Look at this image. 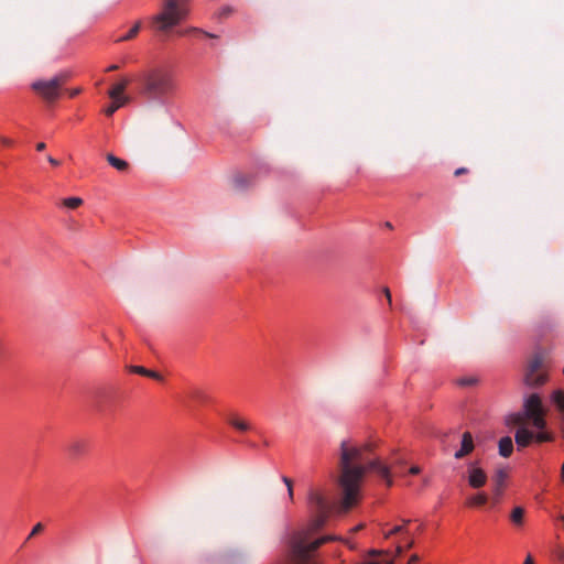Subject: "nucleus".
Returning <instances> with one entry per match:
<instances>
[{"label": "nucleus", "mask_w": 564, "mask_h": 564, "mask_svg": "<svg viewBox=\"0 0 564 564\" xmlns=\"http://www.w3.org/2000/svg\"><path fill=\"white\" fill-rule=\"evenodd\" d=\"M421 471L419 466H413L410 468V474L417 475Z\"/></svg>", "instance_id": "46"}, {"label": "nucleus", "mask_w": 564, "mask_h": 564, "mask_svg": "<svg viewBox=\"0 0 564 564\" xmlns=\"http://www.w3.org/2000/svg\"><path fill=\"white\" fill-rule=\"evenodd\" d=\"M369 444L356 445L344 440L339 445L337 485L341 492L339 511L347 512L360 498V489L367 471L377 473L387 484L392 485L390 469L378 458L370 457Z\"/></svg>", "instance_id": "1"}, {"label": "nucleus", "mask_w": 564, "mask_h": 564, "mask_svg": "<svg viewBox=\"0 0 564 564\" xmlns=\"http://www.w3.org/2000/svg\"><path fill=\"white\" fill-rule=\"evenodd\" d=\"M234 12V9L231 7H224L220 11H219V15L221 18H227L229 17L231 13Z\"/></svg>", "instance_id": "31"}, {"label": "nucleus", "mask_w": 564, "mask_h": 564, "mask_svg": "<svg viewBox=\"0 0 564 564\" xmlns=\"http://www.w3.org/2000/svg\"><path fill=\"white\" fill-rule=\"evenodd\" d=\"M186 33H204L206 36H209V37H214L213 34H209L207 32H202L200 30H198L197 28H192L189 29L188 31H186Z\"/></svg>", "instance_id": "34"}, {"label": "nucleus", "mask_w": 564, "mask_h": 564, "mask_svg": "<svg viewBox=\"0 0 564 564\" xmlns=\"http://www.w3.org/2000/svg\"><path fill=\"white\" fill-rule=\"evenodd\" d=\"M419 560H420V557L416 554H413L410 556L408 564H414V563L419 562Z\"/></svg>", "instance_id": "41"}, {"label": "nucleus", "mask_w": 564, "mask_h": 564, "mask_svg": "<svg viewBox=\"0 0 564 564\" xmlns=\"http://www.w3.org/2000/svg\"><path fill=\"white\" fill-rule=\"evenodd\" d=\"M499 455L507 458L513 452V442L510 436L501 437L498 444Z\"/></svg>", "instance_id": "15"}, {"label": "nucleus", "mask_w": 564, "mask_h": 564, "mask_svg": "<svg viewBox=\"0 0 564 564\" xmlns=\"http://www.w3.org/2000/svg\"><path fill=\"white\" fill-rule=\"evenodd\" d=\"M393 535V533H390V530L383 533L384 539H389Z\"/></svg>", "instance_id": "52"}, {"label": "nucleus", "mask_w": 564, "mask_h": 564, "mask_svg": "<svg viewBox=\"0 0 564 564\" xmlns=\"http://www.w3.org/2000/svg\"><path fill=\"white\" fill-rule=\"evenodd\" d=\"M47 161L53 165V166H58L59 165V161L55 160L53 156L48 155L47 156Z\"/></svg>", "instance_id": "42"}, {"label": "nucleus", "mask_w": 564, "mask_h": 564, "mask_svg": "<svg viewBox=\"0 0 564 564\" xmlns=\"http://www.w3.org/2000/svg\"><path fill=\"white\" fill-rule=\"evenodd\" d=\"M474 382H475V379H471V378H469V379H462V380H459V384H462V386H470V384H473Z\"/></svg>", "instance_id": "36"}, {"label": "nucleus", "mask_w": 564, "mask_h": 564, "mask_svg": "<svg viewBox=\"0 0 564 564\" xmlns=\"http://www.w3.org/2000/svg\"><path fill=\"white\" fill-rule=\"evenodd\" d=\"M361 528H362V525L360 524V525L356 527V528L354 529V531H358V530H360Z\"/></svg>", "instance_id": "56"}, {"label": "nucleus", "mask_w": 564, "mask_h": 564, "mask_svg": "<svg viewBox=\"0 0 564 564\" xmlns=\"http://www.w3.org/2000/svg\"><path fill=\"white\" fill-rule=\"evenodd\" d=\"M510 520L516 527H521L524 522V509L522 507H516L510 513Z\"/></svg>", "instance_id": "19"}, {"label": "nucleus", "mask_w": 564, "mask_h": 564, "mask_svg": "<svg viewBox=\"0 0 564 564\" xmlns=\"http://www.w3.org/2000/svg\"><path fill=\"white\" fill-rule=\"evenodd\" d=\"M556 556L564 564V547L557 549Z\"/></svg>", "instance_id": "35"}, {"label": "nucleus", "mask_w": 564, "mask_h": 564, "mask_svg": "<svg viewBox=\"0 0 564 564\" xmlns=\"http://www.w3.org/2000/svg\"><path fill=\"white\" fill-rule=\"evenodd\" d=\"M141 29V22H137L129 31L126 35L121 36L120 39H118V42H123V41H130L132 39H134L139 31Z\"/></svg>", "instance_id": "24"}, {"label": "nucleus", "mask_w": 564, "mask_h": 564, "mask_svg": "<svg viewBox=\"0 0 564 564\" xmlns=\"http://www.w3.org/2000/svg\"><path fill=\"white\" fill-rule=\"evenodd\" d=\"M228 423L240 432H247L250 430V424L247 421L239 419L238 416H230L228 419Z\"/></svg>", "instance_id": "20"}, {"label": "nucleus", "mask_w": 564, "mask_h": 564, "mask_svg": "<svg viewBox=\"0 0 564 564\" xmlns=\"http://www.w3.org/2000/svg\"><path fill=\"white\" fill-rule=\"evenodd\" d=\"M308 506L312 512H329V506L326 499L316 490L308 492Z\"/></svg>", "instance_id": "10"}, {"label": "nucleus", "mask_w": 564, "mask_h": 564, "mask_svg": "<svg viewBox=\"0 0 564 564\" xmlns=\"http://www.w3.org/2000/svg\"><path fill=\"white\" fill-rule=\"evenodd\" d=\"M234 182L237 188H243L249 181L246 176H237L235 177Z\"/></svg>", "instance_id": "28"}, {"label": "nucleus", "mask_w": 564, "mask_h": 564, "mask_svg": "<svg viewBox=\"0 0 564 564\" xmlns=\"http://www.w3.org/2000/svg\"><path fill=\"white\" fill-rule=\"evenodd\" d=\"M106 159L112 167L120 172H126L129 170V163L126 160L119 159L111 153L107 154Z\"/></svg>", "instance_id": "17"}, {"label": "nucleus", "mask_w": 564, "mask_h": 564, "mask_svg": "<svg viewBox=\"0 0 564 564\" xmlns=\"http://www.w3.org/2000/svg\"><path fill=\"white\" fill-rule=\"evenodd\" d=\"M85 443L83 441H74L68 445V452L73 457H77L85 452Z\"/></svg>", "instance_id": "21"}, {"label": "nucleus", "mask_w": 564, "mask_h": 564, "mask_svg": "<svg viewBox=\"0 0 564 564\" xmlns=\"http://www.w3.org/2000/svg\"><path fill=\"white\" fill-rule=\"evenodd\" d=\"M414 546V539L410 536L405 543V549H412Z\"/></svg>", "instance_id": "40"}, {"label": "nucleus", "mask_w": 564, "mask_h": 564, "mask_svg": "<svg viewBox=\"0 0 564 564\" xmlns=\"http://www.w3.org/2000/svg\"><path fill=\"white\" fill-rule=\"evenodd\" d=\"M82 204H83V199L79 197H69V198H65L63 200V205L70 209H75V208L79 207Z\"/></svg>", "instance_id": "26"}, {"label": "nucleus", "mask_w": 564, "mask_h": 564, "mask_svg": "<svg viewBox=\"0 0 564 564\" xmlns=\"http://www.w3.org/2000/svg\"><path fill=\"white\" fill-rule=\"evenodd\" d=\"M333 540H335V536L325 535L314 540L313 542H308L306 534L299 533L292 541V552L300 562L306 563L308 562L312 552L317 550L324 543Z\"/></svg>", "instance_id": "4"}, {"label": "nucleus", "mask_w": 564, "mask_h": 564, "mask_svg": "<svg viewBox=\"0 0 564 564\" xmlns=\"http://www.w3.org/2000/svg\"><path fill=\"white\" fill-rule=\"evenodd\" d=\"M505 422L507 426H518V429H520L527 427L528 420L522 412H516L507 415Z\"/></svg>", "instance_id": "13"}, {"label": "nucleus", "mask_w": 564, "mask_h": 564, "mask_svg": "<svg viewBox=\"0 0 564 564\" xmlns=\"http://www.w3.org/2000/svg\"><path fill=\"white\" fill-rule=\"evenodd\" d=\"M390 533H393V535H394V534H398V533H408V531L404 530V525H394L390 530Z\"/></svg>", "instance_id": "32"}, {"label": "nucleus", "mask_w": 564, "mask_h": 564, "mask_svg": "<svg viewBox=\"0 0 564 564\" xmlns=\"http://www.w3.org/2000/svg\"><path fill=\"white\" fill-rule=\"evenodd\" d=\"M488 495L485 494V492H478V494H475L473 496H470L469 498H467L466 500V505L468 507H482L485 506L487 502H488Z\"/></svg>", "instance_id": "16"}, {"label": "nucleus", "mask_w": 564, "mask_h": 564, "mask_svg": "<svg viewBox=\"0 0 564 564\" xmlns=\"http://www.w3.org/2000/svg\"><path fill=\"white\" fill-rule=\"evenodd\" d=\"M1 142H2V144H4V145H11V144H12V140H10V139H8V138H6V137H2V138H1Z\"/></svg>", "instance_id": "47"}, {"label": "nucleus", "mask_w": 564, "mask_h": 564, "mask_svg": "<svg viewBox=\"0 0 564 564\" xmlns=\"http://www.w3.org/2000/svg\"><path fill=\"white\" fill-rule=\"evenodd\" d=\"M410 523H411V520H410V519H403V520H402V524H401V525H404V530H405V531H408V530H406V527H408Z\"/></svg>", "instance_id": "49"}, {"label": "nucleus", "mask_w": 564, "mask_h": 564, "mask_svg": "<svg viewBox=\"0 0 564 564\" xmlns=\"http://www.w3.org/2000/svg\"><path fill=\"white\" fill-rule=\"evenodd\" d=\"M475 448L473 435L469 432H465L462 435L460 447L455 452L454 457L456 459H462L468 456Z\"/></svg>", "instance_id": "11"}, {"label": "nucleus", "mask_w": 564, "mask_h": 564, "mask_svg": "<svg viewBox=\"0 0 564 564\" xmlns=\"http://www.w3.org/2000/svg\"><path fill=\"white\" fill-rule=\"evenodd\" d=\"M193 397H194V398H196V399H198V400H200V401H203V400H204V398H205V397H204V394H203L200 391H195V392L193 393Z\"/></svg>", "instance_id": "45"}, {"label": "nucleus", "mask_w": 564, "mask_h": 564, "mask_svg": "<svg viewBox=\"0 0 564 564\" xmlns=\"http://www.w3.org/2000/svg\"><path fill=\"white\" fill-rule=\"evenodd\" d=\"M554 405L564 414V391L555 390L552 394Z\"/></svg>", "instance_id": "22"}, {"label": "nucleus", "mask_w": 564, "mask_h": 564, "mask_svg": "<svg viewBox=\"0 0 564 564\" xmlns=\"http://www.w3.org/2000/svg\"><path fill=\"white\" fill-rule=\"evenodd\" d=\"M128 101V98H121V100H112V102L105 109V115L112 116L121 106Z\"/></svg>", "instance_id": "23"}, {"label": "nucleus", "mask_w": 564, "mask_h": 564, "mask_svg": "<svg viewBox=\"0 0 564 564\" xmlns=\"http://www.w3.org/2000/svg\"><path fill=\"white\" fill-rule=\"evenodd\" d=\"M140 95L155 102H163L173 95L176 88L172 72L164 67H152L144 70L140 77Z\"/></svg>", "instance_id": "2"}, {"label": "nucleus", "mask_w": 564, "mask_h": 564, "mask_svg": "<svg viewBox=\"0 0 564 564\" xmlns=\"http://www.w3.org/2000/svg\"><path fill=\"white\" fill-rule=\"evenodd\" d=\"M79 91H80V90H79L78 88L73 89V90H70V91H69V96H70V97H75L77 94H79Z\"/></svg>", "instance_id": "50"}, {"label": "nucleus", "mask_w": 564, "mask_h": 564, "mask_svg": "<svg viewBox=\"0 0 564 564\" xmlns=\"http://www.w3.org/2000/svg\"><path fill=\"white\" fill-rule=\"evenodd\" d=\"M383 292H384V295H386V297H387V300H388L389 304H391L392 300H391V293H390V290H389L388 288H386V289L383 290Z\"/></svg>", "instance_id": "44"}, {"label": "nucleus", "mask_w": 564, "mask_h": 564, "mask_svg": "<svg viewBox=\"0 0 564 564\" xmlns=\"http://www.w3.org/2000/svg\"><path fill=\"white\" fill-rule=\"evenodd\" d=\"M67 75L61 74L48 80H36L31 88L39 94L46 102H54L61 95V88L66 83Z\"/></svg>", "instance_id": "6"}, {"label": "nucleus", "mask_w": 564, "mask_h": 564, "mask_svg": "<svg viewBox=\"0 0 564 564\" xmlns=\"http://www.w3.org/2000/svg\"><path fill=\"white\" fill-rule=\"evenodd\" d=\"M145 377H149V378H152V379H155V380H162V376L153 370H149L147 371V375Z\"/></svg>", "instance_id": "33"}, {"label": "nucleus", "mask_w": 564, "mask_h": 564, "mask_svg": "<svg viewBox=\"0 0 564 564\" xmlns=\"http://www.w3.org/2000/svg\"><path fill=\"white\" fill-rule=\"evenodd\" d=\"M533 441H535L538 443L551 442V441H553V436L551 433L545 432L543 429V430H539L538 433H534Z\"/></svg>", "instance_id": "25"}, {"label": "nucleus", "mask_w": 564, "mask_h": 564, "mask_svg": "<svg viewBox=\"0 0 564 564\" xmlns=\"http://www.w3.org/2000/svg\"><path fill=\"white\" fill-rule=\"evenodd\" d=\"M328 512H314V518L310 524L312 531H317L324 527Z\"/></svg>", "instance_id": "18"}, {"label": "nucleus", "mask_w": 564, "mask_h": 564, "mask_svg": "<svg viewBox=\"0 0 564 564\" xmlns=\"http://www.w3.org/2000/svg\"><path fill=\"white\" fill-rule=\"evenodd\" d=\"M129 84L128 78H123L120 83L112 86V88L109 90L108 95L112 100H121V98H126L122 96L124 89L127 88Z\"/></svg>", "instance_id": "14"}, {"label": "nucleus", "mask_w": 564, "mask_h": 564, "mask_svg": "<svg viewBox=\"0 0 564 564\" xmlns=\"http://www.w3.org/2000/svg\"><path fill=\"white\" fill-rule=\"evenodd\" d=\"M558 520H560V521H562V523H563V528H564V514H560V516H558Z\"/></svg>", "instance_id": "55"}, {"label": "nucleus", "mask_w": 564, "mask_h": 564, "mask_svg": "<svg viewBox=\"0 0 564 564\" xmlns=\"http://www.w3.org/2000/svg\"><path fill=\"white\" fill-rule=\"evenodd\" d=\"M508 477L509 473L507 468H499L494 473L491 477L492 505H497L500 502L505 488L507 486Z\"/></svg>", "instance_id": "8"}, {"label": "nucleus", "mask_w": 564, "mask_h": 564, "mask_svg": "<svg viewBox=\"0 0 564 564\" xmlns=\"http://www.w3.org/2000/svg\"><path fill=\"white\" fill-rule=\"evenodd\" d=\"M381 553H388L387 551H372L371 554L372 555H378V554H381Z\"/></svg>", "instance_id": "53"}, {"label": "nucleus", "mask_w": 564, "mask_h": 564, "mask_svg": "<svg viewBox=\"0 0 564 564\" xmlns=\"http://www.w3.org/2000/svg\"><path fill=\"white\" fill-rule=\"evenodd\" d=\"M561 477H562V480H564V462H563V465L561 468Z\"/></svg>", "instance_id": "54"}, {"label": "nucleus", "mask_w": 564, "mask_h": 564, "mask_svg": "<svg viewBox=\"0 0 564 564\" xmlns=\"http://www.w3.org/2000/svg\"><path fill=\"white\" fill-rule=\"evenodd\" d=\"M386 226H387V228H392L390 223H387Z\"/></svg>", "instance_id": "57"}, {"label": "nucleus", "mask_w": 564, "mask_h": 564, "mask_svg": "<svg viewBox=\"0 0 564 564\" xmlns=\"http://www.w3.org/2000/svg\"><path fill=\"white\" fill-rule=\"evenodd\" d=\"M549 378L547 366L543 356L535 354L528 362L524 382L531 388L543 386Z\"/></svg>", "instance_id": "5"}, {"label": "nucleus", "mask_w": 564, "mask_h": 564, "mask_svg": "<svg viewBox=\"0 0 564 564\" xmlns=\"http://www.w3.org/2000/svg\"><path fill=\"white\" fill-rule=\"evenodd\" d=\"M4 343L3 339L0 337V360L4 357Z\"/></svg>", "instance_id": "38"}, {"label": "nucleus", "mask_w": 564, "mask_h": 564, "mask_svg": "<svg viewBox=\"0 0 564 564\" xmlns=\"http://www.w3.org/2000/svg\"><path fill=\"white\" fill-rule=\"evenodd\" d=\"M282 480L286 485L288 496H289L290 501H293L294 494H293V481H292V479L286 477V476H283Z\"/></svg>", "instance_id": "27"}, {"label": "nucleus", "mask_w": 564, "mask_h": 564, "mask_svg": "<svg viewBox=\"0 0 564 564\" xmlns=\"http://www.w3.org/2000/svg\"><path fill=\"white\" fill-rule=\"evenodd\" d=\"M523 564H535L531 554H528Z\"/></svg>", "instance_id": "43"}, {"label": "nucleus", "mask_w": 564, "mask_h": 564, "mask_svg": "<svg viewBox=\"0 0 564 564\" xmlns=\"http://www.w3.org/2000/svg\"><path fill=\"white\" fill-rule=\"evenodd\" d=\"M189 0H162L161 10L152 19L156 31L166 33L188 15Z\"/></svg>", "instance_id": "3"}, {"label": "nucleus", "mask_w": 564, "mask_h": 564, "mask_svg": "<svg viewBox=\"0 0 564 564\" xmlns=\"http://www.w3.org/2000/svg\"><path fill=\"white\" fill-rule=\"evenodd\" d=\"M404 549H405V546L403 547L400 544H398L397 547H395L394 556L395 557L400 556L403 553Z\"/></svg>", "instance_id": "39"}, {"label": "nucleus", "mask_w": 564, "mask_h": 564, "mask_svg": "<svg viewBox=\"0 0 564 564\" xmlns=\"http://www.w3.org/2000/svg\"><path fill=\"white\" fill-rule=\"evenodd\" d=\"M522 413L528 421H531L533 427L536 430L545 429L546 421L544 419V410L541 399L536 393L525 399Z\"/></svg>", "instance_id": "7"}, {"label": "nucleus", "mask_w": 564, "mask_h": 564, "mask_svg": "<svg viewBox=\"0 0 564 564\" xmlns=\"http://www.w3.org/2000/svg\"><path fill=\"white\" fill-rule=\"evenodd\" d=\"M118 68H119V67H118V65H111V66H109V67L107 68V70H108V72H112V70H116V69H118Z\"/></svg>", "instance_id": "51"}, {"label": "nucleus", "mask_w": 564, "mask_h": 564, "mask_svg": "<svg viewBox=\"0 0 564 564\" xmlns=\"http://www.w3.org/2000/svg\"><path fill=\"white\" fill-rule=\"evenodd\" d=\"M468 172V170L466 167H459L457 169L455 172H454V175L455 176H459V175H463V174H466Z\"/></svg>", "instance_id": "37"}, {"label": "nucleus", "mask_w": 564, "mask_h": 564, "mask_svg": "<svg viewBox=\"0 0 564 564\" xmlns=\"http://www.w3.org/2000/svg\"><path fill=\"white\" fill-rule=\"evenodd\" d=\"M129 370L133 373L144 376L147 375L148 369L142 366H130Z\"/></svg>", "instance_id": "29"}, {"label": "nucleus", "mask_w": 564, "mask_h": 564, "mask_svg": "<svg viewBox=\"0 0 564 564\" xmlns=\"http://www.w3.org/2000/svg\"><path fill=\"white\" fill-rule=\"evenodd\" d=\"M468 485L474 489L484 487L487 482V474L477 463H470L467 467Z\"/></svg>", "instance_id": "9"}, {"label": "nucleus", "mask_w": 564, "mask_h": 564, "mask_svg": "<svg viewBox=\"0 0 564 564\" xmlns=\"http://www.w3.org/2000/svg\"><path fill=\"white\" fill-rule=\"evenodd\" d=\"M45 148H46V145H45L44 142H40V143L36 144V150L37 151H43Z\"/></svg>", "instance_id": "48"}, {"label": "nucleus", "mask_w": 564, "mask_h": 564, "mask_svg": "<svg viewBox=\"0 0 564 564\" xmlns=\"http://www.w3.org/2000/svg\"><path fill=\"white\" fill-rule=\"evenodd\" d=\"M533 440L534 433L528 427H520L514 434V441L519 449L529 446Z\"/></svg>", "instance_id": "12"}, {"label": "nucleus", "mask_w": 564, "mask_h": 564, "mask_svg": "<svg viewBox=\"0 0 564 564\" xmlns=\"http://www.w3.org/2000/svg\"><path fill=\"white\" fill-rule=\"evenodd\" d=\"M44 529L43 524L42 523H37L33 527L31 533L29 534L28 536V540H30L31 538H33L34 535L39 534L40 532H42Z\"/></svg>", "instance_id": "30"}]
</instances>
